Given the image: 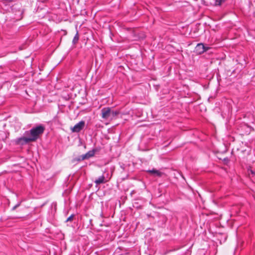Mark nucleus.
Returning <instances> with one entry per match:
<instances>
[{
    "label": "nucleus",
    "instance_id": "1",
    "mask_svg": "<svg viewBox=\"0 0 255 255\" xmlns=\"http://www.w3.org/2000/svg\"><path fill=\"white\" fill-rule=\"evenodd\" d=\"M45 129L44 126L42 125L33 127L29 130L25 131L24 136L16 138L15 142L17 144L23 145L31 142H34L42 135Z\"/></svg>",
    "mask_w": 255,
    "mask_h": 255
},
{
    "label": "nucleus",
    "instance_id": "2",
    "mask_svg": "<svg viewBox=\"0 0 255 255\" xmlns=\"http://www.w3.org/2000/svg\"><path fill=\"white\" fill-rule=\"evenodd\" d=\"M119 114V111L112 110L109 107H105L101 110L102 118L105 120L114 119Z\"/></svg>",
    "mask_w": 255,
    "mask_h": 255
},
{
    "label": "nucleus",
    "instance_id": "3",
    "mask_svg": "<svg viewBox=\"0 0 255 255\" xmlns=\"http://www.w3.org/2000/svg\"><path fill=\"white\" fill-rule=\"evenodd\" d=\"M210 47L205 46L203 43H200L197 44L195 48L194 52L197 54H201L204 52L207 51Z\"/></svg>",
    "mask_w": 255,
    "mask_h": 255
},
{
    "label": "nucleus",
    "instance_id": "4",
    "mask_svg": "<svg viewBox=\"0 0 255 255\" xmlns=\"http://www.w3.org/2000/svg\"><path fill=\"white\" fill-rule=\"evenodd\" d=\"M85 125V122L84 121H81L77 124H76L71 129L73 132H79L82 130Z\"/></svg>",
    "mask_w": 255,
    "mask_h": 255
},
{
    "label": "nucleus",
    "instance_id": "5",
    "mask_svg": "<svg viewBox=\"0 0 255 255\" xmlns=\"http://www.w3.org/2000/svg\"><path fill=\"white\" fill-rule=\"evenodd\" d=\"M240 128H241L242 130H246L245 132L241 134V135L248 134L251 131L250 127L246 124L245 122L240 124Z\"/></svg>",
    "mask_w": 255,
    "mask_h": 255
},
{
    "label": "nucleus",
    "instance_id": "6",
    "mask_svg": "<svg viewBox=\"0 0 255 255\" xmlns=\"http://www.w3.org/2000/svg\"><path fill=\"white\" fill-rule=\"evenodd\" d=\"M96 151L97 150L96 149H93L92 150L89 151L86 154L83 155V158H84V159H88L94 156Z\"/></svg>",
    "mask_w": 255,
    "mask_h": 255
},
{
    "label": "nucleus",
    "instance_id": "7",
    "mask_svg": "<svg viewBox=\"0 0 255 255\" xmlns=\"http://www.w3.org/2000/svg\"><path fill=\"white\" fill-rule=\"evenodd\" d=\"M146 172L150 173L151 175L158 177H161L163 174V173L161 172L154 168L152 169V170H148L146 171Z\"/></svg>",
    "mask_w": 255,
    "mask_h": 255
},
{
    "label": "nucleus",
    "instance_id": "8",
    "mask_svg": "<svg viewBox=\"0 0 255 255\" xmlns=\"http://www.w3.org/2000/svg\"><path fill=\"white\" fill-rule=\"evenodd\" d=\"M95 182L97 184H100L105 182V177L104 175H102L97 179Z\"/></svg>",
    "mask_w": 255,
    "mask_h": 255
},
{
    "label": "nucleus",
    "instance_id": "9",
    "mask_svg": "<svg viewBox=\"0 0 255 255\" xmlns=\"http://www.w3.org/2000/svg\"><path fill=\"white\" fill-rule=\"evenodd\" d=\"M85 160V159H84V158H83V155H82L77 157L74 158L72 160V162L75 163L76 162H80V161H81L82 160Z\"/></svg>",
    "mask_w": 255,
    "mask_h": 255
},
{
    "label": "nucleus",
    "instance_id": "10",
    "mask_svg": "<svg viewBox=\"0 0 255 255\" xmlns=\"http://www.w3.org/2000/svg\"><path fill=\"white\" fill-rule=\"evenodd\" d=\"M79 39V37L78 32L77 31L76 34H75V36L74 37L73 41H72L73 44H76L78 42Z\"/></svg>",
    "mask_w": 255,
    "mask_h": 255
},
{
    "label": "nucleus",
    "instance_id": "11",
    "mask_svg": "<svg viewBox=\"0 0 255 255\" xmlns=\"http://www.w3.org/2000/svg\"><path fill=\"white\" fill-rule=\"evenodd\" d=\"M249 147L248 146H247V147H246V148H243V149H242V148L240 147V151H241L242 153H244L247 154V155H249V151H250V150H249Z\"/></svg>",
    "mask_w": 255,
    "mask_h": 255
},
{
    "label": "nucleus",
    "instance_id": "12",
    "mask_svg": "<svg viewBox=\"0 0 255 255\" xmlns=\"http://www.w3.org/2000/svg\"><path fill=\"white\" fill-rule=\"evenodd\" d=\"M74 217V214H72L70 216H69L67 219V220H66V222H71L73 220V217Z\"/></svg>",
    "mask_w": 255,
    "mask_h": 255
},
{
    "label": "nucleus",
    "instance_id": "13",
    "mask_svg": "<svg viewBox=\"0 0 255 255\" xmlns=\"http://www.w3.org/2000/svg\"><path fill=\"white\" fill-rule=\"evenodd\" d=\"M226 0H216V4L220 5L222 2H224Z\"/></svg>",
    "mask_w": 255,
    "mask_h": 255
},
{
    "label": "nucleus",
    "instance_id": "14",
    "mask_svg": "<svg viewBox=\"0 0 255 255\" xmlns=\"http://www.w3.org/2000/svg\"><path fill=\"white\" fill-rule=\"evenodd\" d=\"M20 203H17L16 205H15L14 206H13L12 208V210L14 211L15 210L17 207H18L20 206Z\"/></svg>",
    "mask_w": 255,
    "mask_h": 255
},
{
    "label": "nucleus",
    "instance_id": "15",
    "mask_svg": "<svg viewBox=\"0 0 255 255\" xmlns=\"http://www.w3.org/2000/svg\"><path fill=\"white\" fill-rule=\"evenodd\" d=\"M250 115H250V114H247H247H242V115H240V119L241 120V119H242V117H241L242 116H243V118H245L246 116H250Z\"/></svg>",
    "mask_w": 255,
    "mask_h": 255
},
{
    "label": "nucleus",
    "instance_id": "16",
    "mask_svg": "<svg viewBox=\"0 0 255 255\" xmlns=\"http://www.w3.org/2000/svg\"><path fill=\"white\" fill-rule=\"evenodd\" d=\"M223 161H224V162L225 164H227V163L229 161V159H228V157H225L223 159Z\"/></svg>",
    "mask_w": 255,
    "mask_h": 255
},
{
    "label": "nucleus",
    "instance_id": "17",
    "mask_svg": "<svg viewBox=\"0 0 255 255\" xmlns=\"http://www.w3.org/2000/svg\"><path fill=\"white\" fill-rule=\"evenodd\" d=\"M1 0L4 2H11L13 1V0Z\"/></svg>",
    "mask_w": 255,
    "mask_h": 255
},
{
    "label": "nucleus",
    "instance_id": "18",
    "mask_svg": "<svg viewBox=\"0 0 255 255\" xmlns=\"http://www.w3.org/2000/svg\"><path fill=\"white\" fill-rule=\"evenodd\" d=\"M162 221L165 223L166 221V218L164 216H162Z\"/></svg>",
    "mask_w": 255,
    "mask_h": 255
},
{
    "label": "nucleus",
    "instance_id": "19",
    "mask_svg": "<svg viewBox=\"0 0 255 255\" xmlns=\"http://www.w3.org/2000/svg\"><path fill=\"white\" fill-rule=\"evenodd\" d=\"M251 172L252 174L255 175V172L253 171V170H251Z\"/></svg>",
    "mask_w": 255,
    "mask_h": 255
},
{
    "label": "nucleus",
    "instance_id": "20",
    "mask_svg": "<svg viewBox=\"0 0 255 255\" xmlns=\"http://www.w3.org/2000/svg\"><path fill=\"white\" fill-rule=\"evenodd\" d=\"M123 255V254H121V255Z\"/></svg>",
    "mask_w": 255,
    "mask_h": 255
}]
</instances>
